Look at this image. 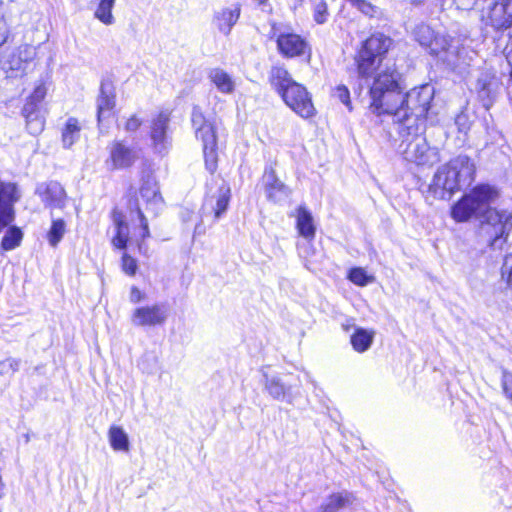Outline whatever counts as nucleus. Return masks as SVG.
<instances>
[{
    "mask_svg": "<svg viewBox=\"0 0 512 512\" xmlns=\"http://www.w3.org/2000/svg\"><path fill=\"white\" fill-rule=\"evenodd\" d=\"M122 269L128 275H134L137 270V262L134 258L124 253L122 256Z\"/></svg>",
    "mask_w": 512,
    "mask_h": 512,
    "instance_id": "a19ab883",
    "label": "nucleus"
},
{
    "mask_svg": "<svg viewBox=\"0 0 512 512\" xmlns=\"http://www.w3.org/2000/svg\"><path fill=\"white\" fill-rule=\"evenodd\" d=\"M499 83L494 74L483 72L477 79L476 89L479 97L484 101V105L489 107L493 97L495 96Z\"/></svg>",
    "mask_w": 512,
    "mask_h": 512,
    "instance_id": "a211bd4d",
    "label": "nucleus"
},
{
    "mask_svg": "<svg viewBox=\"0 0 512 512\" xmlns=\"http://www.w3.org/2000/svg\"><path fill=\"white\" fill-rule=\"evenodd\" d=\"M496 198L497 192L491 186L478 185L453 205L451 217L456 222H466L482 214Z\"/></svg>",
    "mask_w": 512,
    "mask_h": 512,
    "instance_id": "20e7f679",
    "label": "nucleus"
},
{
    "mask_svg": "<svg viewBox=\"0 0 512 512\" xmlns=\"http://www.w3.org/2000/svg\"><path fill=\"white\" fill-rule=\"evenodd\" d=\"M455 124L458 126L460 132H467L469 129L468 116L465 113H460L456 116Z\"/></svg>",
    "mask_w": 512,
    "mask_h": 512,
    "instance_id": "de8ad7c7",
    "label": "nucleus"
},
{
    "mask_svg": "<svg viewBox=\"0 0 512 512\" xmlns=\"http://www.w3.org/2000/svg\"><path fill=\"white\" fill-rule=\"evenodd\" d=\"M66 228L67 225L63 219L52 218L51 226L47 232V240L50 246L56 247L61 242L66 233Z\"/></svg>",
    "mask_w": 512,
    "mask_h": 512,
    "instance_id": "c756f323",
    "label": "nucleus"
},
{
    "mask_svg": "<svg viewBox=\"0 0 512 512\" xmlns=\"http://www.w3.org/2000/svg\"><path fill=\"white\" fill-rule=\"evenodd\" d=\"M264 377L266 379L264 387L270 396L276 400L283 399L287 389L280 379L276 376L268 377L266 374H264Z\"/></svg>",
    "mask_w": 512,
    "mask_h": 512,
    "instance_id": "473e14b6",
    "label": "nucleus"
},
{
    "mask_svg": "<svg viewBox=\"0 0 512 512\" xmlns=\"http://www.w3.org/2000/svg\"><path fill=\"white\" fill-rule=\"evenodd\" d=\"M369 96L372 114L392 116L402 139L399 149L407 161L417 165H432L438 161L436 151L421 136L434 98L433 86L426 84L403 93L397 84V74L388 70L375 79Z\"/></svg>",
    "mask_w": 512,
    "mask_h": 512,
    "instance_id": "f257e3e1",
    "label": "nucleus"
},
{
    "mask_svg": "<svg viewBox=\"0 0 512 512\" xmlns=\"http://www.w3.org/2000/svg\"><path fill=\"white\" fill-rule=\"evenodd\" d=\"M511 78H512V71H511Z\"/></svg>",
    "mask_w": 512,
    "mask_h": 512,
    "instance_id": "5fc2aeb1",
    "label": "nucleus"
},
{
    "mask_svg": "<svg viewBox=\"0 0 512 512\" xmlns=\"http://www.w3.org/2000/svg\"><path fill=\"white\" fill-rule=\"evenodd\" d=\"M6 30V21L2 12H0V32Z\"/></svg>",
    "mask_w": 512,
    "mask_h": 512,
    "instance_id": "3c124183",
    "label": "nucleus"
},
{
    "mask_svg": "<svg viewBox=\"0 0 512 512\" xmlns=\"http://www.w3.org/2000/svg\"><path fill=\"white\" fill-rule=\"evenodd\" d=\"M349 2L365 15L373 16L375 8L366 0H349Z\"/></svg>",
    "mask_w": 512,
    "mask_h": 512,
    "instance_id": "79ce46f5",
    "label": "nucleus"
},
{
    "mask_svg": "<svg viewBox=\"0 0 512 512\" xmlns=\"http://www.w3.org/2000/svg\"><path fill=\"white\" fill-rule=\"evenodd\" d=\"M36 192L46 206L59 209L65 207L66 192L58 182L42 183Z\"/></svg>",
    "mask_w": 512,
    "mask_h": 512,
    "instance_id": "4468645a",
    "label": "nucleus"
},
{
    "mask_svg": "<svg viewBox=\"0 0 512 512\" xmlns=\"http://www.w3.org/2000/svg\"><path fill=\"white\" fill-rule=\"evenodd\" d=\"M356 63H357L358 75H359V77H361L363 79H367V78H370L373 76L374 77L373 81H375V79L378 77V75L380 73H382L384 71L392 70L397 74V84H399L400 74L396 71V69L394 67L387 66L384 68H380L381 60H379L373 56H370V54H367V52H365V51L359 50V52L356 56ZM373 83L374 82H372V85L370 86V88L373 86ZM398 87H400V85H398ZM399 90L402 92L401 88H399Z\"/></svg>",
    "mask_w": 512,
    "mask_h": 512,
    "instance_id": "ddd939ff",
    "label": "nucleus"
},
{
    "mask_svg": "<svg viewBox=\"0 0 512 512\" xmlns=\"http://www.w3.org/2000/svg\"><path fill=\"white\" fill-rule=\"evenodd\" d=\"M348 278L352 283L358 286H366L375 280L373 275L368 274L367 271L361 267L352 268L349 271Z\"/></svg>",
    "mask_w": 512,
    "mask_h": 512,
    "instance_id": "f704fd0d",
    "label": "nucleus"
},
{
    "mask_svg": "<svg viewBox=\"0 0 512 512\" xmlns=\"http://www.w3.org/2000/svg\"><path fill=\"white\" fill-rule=\"evenodd\" d=\"M115 87L110 81H103L100 86V94L97 98L98 121L111 116L116 104Z\"/></svg>",
    "mask_w": 512,
    "mask_h": 512,
    "instance_id": "dca6fc26",
    "label": "nucleus"
},
{
    "mask_svg": "<svg viewBox=\"0 0 512 512\" xmlns=\"http://www.w3.org/2000/svg\"><path fill=\"white\" fill-rule=\"evenodd\" d=\"M81 129L82 127L76 118L70 117L67 119L61 133L64 148L69 149L80 139Z\"/></svg>",
    "mask_w": 512,
    "mask_h": 512,
    "instance_id": "a878e982",
    "label": "nucleus"
},
{
    "mask_svg": "<svg viewBox=\"0 0 512 512\" xmlns=\"http://www.w3.org/2000/svg\"><path fill=\"white\" fill-rule=\"evenodd\" d=\"M240 11L239 5L222 8L214 14L213 23L221 33L228 35L238 21Z\"/></svg>",
    "mask_w": 512,
    "mask_h": 512,
    "instance_id": "f3484780",
    "label": "nucleus"
},
{
    "mask_svg": "<svg viewBox=\"0 0 512 512\" xmlns=\"http://www.w3.org/2000/svg\"><path fill=\"white\" fill-rule=\"evenodd\" d=\"M191 124L195 137L202 142L203 145H216V125L212 119L205 117L199 106H194L191 113Z\"/></svg>",
    "mask_w": 512,
    "mask_h": 512,
    "instance_id": "9b49d317",
    "label": "nucleus"
},
{
    "mask_svg": "<svg viewBox=\"0 0 512 512\" xmlns=\"http://www.w3.org/2000/svg\"><path fill=\"white\" fill-rule=\"evenodd\" d=\"M167 317L164 304L144 305L133 310L131 322L136 327H154L163 325Z\"/></svg>",
    "mask_w": 512,
    "mask_h": 512,
    "instance_id": "1a4fd4ad",
    "label": "nucleus"
},
{
    "mask_svg": "<svg viewBox=\"0 0 512 512\" xmlns=\"http://www.w3.org/2000/svg\"><path fill=\"white\" fill-rule=\"evenodd\" d=\"M230 199V186L224 180H215L208 185L201 208L202 217H211L212 223H216L226 213Z\"/></svg>",
    "mask_w": 512,
    "mask_h": 512,
    "instance_id": "423d86ee",
    "label": "nucleus"
},
{
    "mask_svg": "<svg viewBox=\"0 0 512 512\" xmlns=\"http://www.w3.org/2000/svg\"><path fill=\"white\" fill-rule=\"evenodd\" d=\"M23 234L17 227H11L7 230L1 241V248L4 251L13 250L21 243Z\"/></svg>",
    "mask_w": 512,
    "mask_h": 512,
    "instance_id": "72a5a7b5",
    "label": "nucleus"
},
{
    "mask_svg": "<svg viewBox=\"0 0 512 512\" xmlns=\"http://www.w3.org/2000/svg\"><path fill=\"white\" fill-rule=\"evenodd\" d=\"M217 144L216 145H203V153L205 159V166L208 171L213 173L217 168L218 156H217Z\"/></svg>",
    "mask_w": 512,
    "mask_h": 512,
    "instance_id": "e433bc0d",
    "label": "nucleus"
},
{
    "mask_svg": "<svg viewBox=\"0 0 512 512\" xmlns=\"http://www.w3.org/2000/svg\"><path fill=\"white\" fill-rule=\"evenodd\" d=\"M438 5L441 9H444L446 0H437ZM453 2L456 4L458 9L461 10H469L472 8L476 2V0H453Z\"/></svg>",
    "mask_w": 512,
    "mask_h": 512,
    "instance_id": "c03bdc74",
    "label": "nucleus"
},
{
    "mask_svg": "<svg viewBox=\"0 0 512 512\" xmlns=\"http://www.w3.org/2000/svg\"><path fill=\"white\" fill-rule=\"evenodd\" d=\"M137 205L142 210L144 207L147 211L157 214L162 206L163 199L159 192V187L153 176L148 175L142 178L141 186L139 188V196L134 202L130 203V208L137 211Z\"/></svg>",
    "mask_w": 512,
    "mask_h": 512,
    "instance_id": "0eeeda50",
    "label": "nucleus"
},
{
    "mask_svg": "<svg viewBox=\"0 0 512 512\" xmlns=\"http://www.w3.org/2000/svg\"><path fill=\"white\" fill-rule=\"evenodd\" d=\"M474 173V163L467 156L459 155L437 170L430 188L440 198H445L446 194L451 195L469 185L473 181Z\"/></svg>",
    "mask_w": 512,
    "mask_h": 512,
    "instance_id": "7ed1b4c3",
    "label": "nucleus"
},
{
    "mask_svg": "<svg viewBox=\"0 0 512 512\" xmlns=\"http://www.w3.org/2000/svg\"><path fill=\"white\" fill-rule=\"evenodd\" d=\"M435 34L434 30L426 24H420L414 30L415 39L420 43V45L428 48L431 45Z\"/></svg>",
    "mask_w": 512,
    "mask_h": 512,
    "instance_id": "c9c22d12",
    "label": "nucleus"
},
{
    "mask_svg": "<svg viewBox=\"0 0 512 512\" xmlns=\"http://www.w3.org/2000/svg\"><path fill=\"white\" fill-rule=\"evenodd\" d=\"M333 95L339 101H341L349 110H352L351 101H350V92L346 86H344V85L337 86L334 89Z\"/></svg>",
    "mask_w": 512,
    "mask_h": 512,
    "instance_id": "ea45409f",
    "label": "nucleus"
},
{
    "mask_svg": "<svg viewBox=\"0 0 512 512\" xmlns=\"http://www.w3.org/2000/svg\"><path fill=\"white\" fill-rule=\"evenodd\" d=\"M21 361L16 358H7L0 361V375L15 373L20 368Z\"/></svg>",
    "mask_w": 512,
    "mask_h": 512,
    "instance_id": "58836bf2",
    "label": "nucleus"
},
{
    "mask_svg": "<svg viewBox=\"0 0 512 512\" xmlns=\"http://www.w3.org/2000/svg\"><path fill=\"white\" fill-rule=\"evenodd\" d=\"M26 119V126L30 134L37 135L41 133L45 126L44 118L39 114V110L33 109L31 112L22 110Z\"/></svg>",
    "mask_w": 512,
    "mask_h": 512,
    "instance_id": "2f4dec72",
    "label": "nucleus"
},
{
    "mask_svg": "<svg viewBox=\"0 0 512 512\" xmlns=\"http://www.w3.org/2000/svg\"><path fill=\"white\" fill-rule=\"evenodd\" d=\"M481 222V232L490 246L501 249L512 230V213L506 210L486 209Z\"/></svg>",
    "mask_w": 512,
    "mask_h": 512,
    "instance_id": "39448f33",
    "label": "nucleus"
},
{
    "mask_svg": "<svg viewBox=\"0 0 512 512\" xmlns=\"http://www.w3.org/2000/svg\"><path fill=\"white\" fill-rule=\"evenodd\" d=\"M505 56L508 63L512 66V35L510 36L509 42L505 47Z\"/></svg>",
    "mask_w": 512,
    "mask_h": 512,
    "instance_id": "8fccbe9b",
    "label": "nucleus"
},
{
    "mask_svg": "<svg viewBox=\"0 0 512 512\" xmlns=\"http://www.w3.org/2000/svg\"><path fill=\"white\" fill-rule=\"evenodd\" d=\"M266 191L268 197L274 202H279L288 196V189L286 186L275 178L273 173L266 175Z\"/></svg>",
    "mask_w": 512,
    "mask_h": 512,
    "instance_id": "bb28decb",
    "label": "nucleus"
},
{
    "mask_svg": "<svg viewBox=\"0 0 512 512\" xmlns=\"http://www.w3.org/2000/svg\"><path fill=\"white\" fill-rule=\"evenodd\" d=\"M48 88L45 83H38L31 95L27 98V101L24 105V111L31 112L33 109L39 110L40 103L45 99L47 95Z\"/></svg>",
    "mask_w": 512,
    "mask_h": 512,
    "instance_id": "7c9ffc66",
    "label": "nucleus"
},
{
    "mask_svg": "<svg viewBox=\"0 0 512 512\" xmlns=\"http://www.w3.org/2000/svg\"><path fill=\"white\" fill-rule=\"evenodd\" d=\"M138 159L135 148L128 146L124 141L115 140L109 146V159L107 164L112 169H125L131 167Z\"/></svg>",
    "mask_w": 512,
    "mask_h": 512,
    "instance_id": "f8f14e48",
    "label": "nucleus"
},
{
    "mask_svg": "<svg viewBox=\"0 0 512 512\" xmlns=\"http://www.w3.org/2000/svg\"><path fill=\"white\" fill-rule=\"evenodd\" d=\"M142 125V119L137 115H131L124 123V130L128 133L137 131Z\"/></svg>",
    "mask_w": 512,
    "mask_h": 512,
    "instance_id": "37998d69",
    "label": "nucleus"
},
{
    "mask_svg": "<svg viewBox=\"0 0 512 512\" xmlns=\"http://www.w3.org/2000/svg\"><path fill=\"white\" fill-rule=\"evenodd\" d=\"M295 218L299 235L307 240H313L316 226L311 212L305 206H299L295 211Z\"/></svg>",
    "mask_w": 512,
    "mask_h": 512,
    "instance_id": "6ab92c4d",
    "label": "nucleus"
},
{
    "mask_svg": "<svg viewBox=\"0 0 512 512\" xmlns=\"http://www.w3.org/2000/svg\"><path fill=\"white\" fill-rule=\"evenodd\" d=\"M209 80L222 94H231L235 90V81L231 75L220 68L210 70L208 74Z\"/></svg>",
    "mask_w": 512,
    "mask_h": 512,
    "instance_id": "5701e85b",
    "label": "nucleus"
},
{
    "mask_svg": "<svg viewBox=\"0 0 512 512\" xmlns=\"http://www.w3.org/2000/svg\"><path fill=\"white\" fill-rule=\"evenodd\" d=\"M354 497L351 493L343 491L329 495L319 506L318 512H340L352 505Z\"/></svg>",
    "mask_w": 512,
    "mask_h": 512,
    "instance_id": "4be33fe9",
    "label": "nucleus"
},
{
    "mask_svg": "<svg viewBox=\"0 0 512 512\" xmlns=\"http://www.w3.org/2000/svg\"><path fill=\"white\" fill-rule=\"evenodd\" d=\"M276 42L279 52L288 58L303 55L307 48L306 41L295 33H281Z\"/></svg>",
    "mask_w": 512,
    "mask_h": 512,
    "instance_id": "2eb2a0df",
    "label": "nucleus"
},
{
    "mask_svg": "<svg viewBox=\"0 0 512 512\" xmlns=\"http://www.w3.org/2000/svg\"><path fill=\"white\" fill-rule=\"evenodd\" d=\"M272 87L278 92L285 104L303 119L315 116L316 109L307 89L294 81L282 66L272 67L269 75Z\"/></svg>",
    "mask_w": 512,
    "mask_h": 512,
    "instance_id": "f03ea898",
    "label": "nucleus"
},
{
    "mask_svg": "<svg viewBox=\"0 0 512 512\" xmlns=\"http://www.w3.org/2000/svg\"><path fill=\"white\" fill-rule=\"evenodd\" d=\"M391 46V39L381 33L373 34L363 44L360 51H365L370 56L382 60V56Z\"/></svg>",
    "mask_w": 512,
    "mask_h": 512,
    "instance_id": "412c9836",
    "label": "nucleus"
},
{
    "mask_svg": "<svg viewBox=\"0 0 512 512\" xmlns=\"http://www.w3.org/2000/svg\"><path fill=\"white\" fill-rule=\"evenodd\" d=\"M482 20L494 29H508L512 26V0L490 2L482 11Z\"/></svg>",
    "mask_w": 512,
    "mask_h": 512,
    "instance_id": "6e6552de",
    "label": "nucleus"
},
{
    "mask_svg": "<svg viewBox=\"0 0 512 512\" xmlns=\"http://www.w3.org/2000/svg\"><path fill=\"white\" fill-rule=\"evenodd\" d=\"M375 337L373 329L355 328L350 336V343L353 349L358 353H364L370 349Z\"/></svg>",
    "mask_w": 512,
    "mask_h": 512,
    "instance_id": "b1692460",
    "label": "nucleus"
},
{
    "mask_svg": "<svg viewBox=\"0 0 512 512\" xmlns=\"http://www.w3.org/2000/svg\"><path fill=\"white\" fill-rule=\"evenodd\" d=\"M258 4L262 5L267 2V0H255Z\"/></svg>",
    "mask_w": 512,
    "mask_h": 512,
    "instance_id": "864d4df0",
    "label": "nucleus"
},
{
    "mask_svg": "<svg viewBox=\"0 0 512 512\" xmlns=\"http://www.w3.org/2000/svg\"><path fill=\"white\" fill-rule=\"evenodd\" d=\"M502 275L506 277L507 283L512 286V254L506 256L505 262L502 268Z\"/></svg>",
    "mask_w": 512,
    "mask_h": 512,
    "instance_id": "49530a36",
    "label": "nucleus"
},
{
    "mask_svg": "<svg viewBox=\"0 0 512 512\" xmlns=\"http://www.w3.org/2000/svg\"><path fill=\"white\" fill-rule=\"evenodd\" d=\"M112 221L115 235L112 237V245L117 249H125L129 239V227L125 216L118 210H113Z\"/></svg>",
    "mask_w": 512,
    "mask_h": 512,
    "instance_id": "aec40b11",
    "label": "nucleus"
},
{
    "mask_svg": "<svg viewBox=\"0 0 512 512\" xmlns=\"http://www.w3.org/2000/svg\"><path fill=\"white\" fill-rule=\"evenodd\" d=\"M169 122L170 113L168 111H161L151 119L149 136L152 147L157 153L166 152L170 146Z\"/></svg>",
    "mask_w": 512,
    "mask_h": 512,
    "instance_id": "9d476101",
    "label": "nucleus"
},
{
    "mask_svg": "<svg viewBox=\"0 0 512 512\" xmlns=\"http://www.w3.org/2000/svg\"><path fill=\"white\" fill-rule=\"evenodd\" d=\"M451 47V39L447 35L444 34H435L431 45L429 46L430 52L434 55L440 56L441 54H446L443 57L444 61H447L449 64H455V62L450 59L449 49Z\"/></svg>",
    "mask_w": 512,
    "mask_h": 512,
    "instance_id": "cd10ccee",
    "label": "nucleus"
},
{
    "mask_svg": "<svg viewBox=\"0 0 512 512\" xmlns=\"http://www.w3.org/2000/svg\"><path fill=\"white\" fill-rule=\"evenodd\" d=\"M137 213H138V217H139V220H140V226H141L140 237L142 238V240H144V239H146V238H148L150 236V231H149V227H148V221L145 218L142 210L139 208V205H137Z\"/></svg>",
    "mask_w": 512,
    "mask_h": 512,
    "instance_id": "a18cd8bd",
    "label": "nucleus"
},
{
    "mask_svg": "<svg viewBox=\"0 0 512 512\" xmlns=\"http://www.w3.org/2000/svg\"><path fill=\"white\" fill-rule=\"evenodd\" d=\"M203 230H202V227H201V224H197L196 227H195V233H202Z\"/></svg>",
    "mask_w": 512,
    "mask_h": 512,
    "instance_id": "603ef678",
    "label": "nucleus"
},
{
    "mask_svg": "<svg viewBox=\"0 0 512 512\" xmlns=\"http://www.w3.org/2000/svg\"><path fill=\"white\" fill-rule=\"evenodd\" d=\"M329 16L327 3L324 0L315 2L313 7V17L318 24H323L327 21Z\"/></svg>",
    "mask_w": 512,
    "mask_h": 512,
    "instance_id": "4c0bfd02",
    "label": "nucleus"
},
{
    "mask_svg": "<svg viewBox=\"0 0 512 512\" xmlns=\"http://www.w3.org/2000/svg\"><path fill=\"white\" fill-rule=\"evenodd\" d=\"M129 299L132 303H138L145 299V294L136 286H133L130 290Z\"/></svg>",
    "mask_w": 512,
    "mask_h": 512,
    "instance_id": "09e8293b",
    "label": "nucleus"
},
{
    "mask_svg": "<svg viewBox=\"0 0 512 512\" xmlns=\"http://www.w3.org/2000/svg\"><path fill=\"white\" fill-rule=\"evenodd\" d=\"M115 0H98L97 7L94 11V17L104 25L110 26L115 22L112 13Z\"/></svg>",
    "mask_w": 512,
    "mask_h": 512,
    "instance_id": "c85d7f7f",
    "label": "nucleus"
},
{
    "mask_svg": "<svg viewBox=\"0 0 512 512\" xmlns=\"http://www.w3.org/2000/svg\"><path fill=\"white\" fill-rule=\"evenodd\" d=\"M109 443L114 451L127 453L130 450L128 434L121 426L112 425L108 430Z\"/></svg>",
    "mask_w": 512,
    "mask_h": 512,
    "instance_id": "393cba45",
    "label": "nucleus"
}]
</instances>
